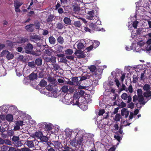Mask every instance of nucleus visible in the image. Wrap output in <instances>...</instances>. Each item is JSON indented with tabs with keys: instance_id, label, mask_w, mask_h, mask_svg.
I'll return each instance as SVG.
<instances>
[{
	"instance_id": "obj_27",
	"label": "nucleus",
	"mask_w": 151,
	"mask_h": 151,
	"mask_svg": "<svg viewBox=\"0 0 151 151\" xmlns=\"http://www.w3.org/2000/svg\"><path fill=\"white\" fill-rule=\"evenodd\" d=\"M42 135V132L40 131L36 132L34 135L35 137H37V139H40Z\"/></svg>"
},
{
	"instance_id": "obj_19",
	"label": "nucleus",
	"mask_w": 151,
	"mask_h": 151,
	"mask_svg": "<svg viewBox=\"0 0 151 151\" xmlns=\"http://www.w3.org/2000/svg\"><path fill=\"white\" fill-rule=\"evenodd\" d=\"M28 39L26 38L20 37L19 38V40L17 41V42L19 43H24Z\"/></svg>"
},
{
	"instance_id": "obj_58",
	"label": "nucleus",
	"mask_w": 151,
	"mask_h": 151,
	"mask_svg": "<svg viewBox=\"0 0 151 151\" xmlns=\"http://www.w3.org/2000/svg\"><path fill=\"white\" fill-rule=\"evenodd\" d=\"M134 106V104L133 102H131L129 103L127 105L128 108H130V109H132Z\"/></svg>"
},
{
	"instance_id": "obj_59",
	"label": "nucleus",
	"mask_w": 151,
	"mask_h": 151,
	"mask_svg": "<svg viewBox=\"0 0 151 151\" xmlns=\"http://www.w3.org/2000/svg\"><path fill=\"white\" fill-rule=\"evenodd\" d=\"M4 143L7 145H12V142L9 139H5L4 140Z\"/></svg>"
},
{
	"instance_id": "obj_10",
	"label": "nucleus",
	"mask_w": 151,
	"mask_h": 151,
	"mask_svg": "<svg viewBox=\"0 0 151 151\" xmlns=\"http://www.w3.org/2000/svg\"><path fill=\"white\" fill-rule=\"evenodd\" d=\"M41 39V37L39 35H35L30 36V40L31 41L35 42L40 40Z\"/></svg>"
},
{
	"instance_id": "obj_7",
	"label": "nucleus",
	"mask_w": 151,
	"mask_h": 151,
	"mask_svg": "<svg viewBox=\"0 0 151 151\" xmlns=\"http://www.w3.org/2000/svg\"><path fill=\"white\" fill-rule=\"evenodd\" d=\"M27 146L30 148L33 147L36 145L38 144V141L35 140H27L25 143Z\"/></svg>"
},
{
	"instance_id": "obj_41",
	"label": "nucleus",
	"mask_w": 151,
	"mask_h": 151,
	"mask_svg": "<svg viewBox=\"0 0 151 151\" xmlns=\"http://www.w3.org/2000/svg\"><path fill=\"white\" fill-rule=\"evenodd\" d=\"M65 52L67 55H71L73 54V51L71 49H69L65 51Z\"/></svg>"
},
{
	"instance_id": "obj_31",
	"label": "nucleus",
	"mask_w": 151,
	"mask_h": 151,
	"mask_svg": "<svg viewBox=\"0 0 151 151\" xmlns=\"http://www.w3.org/2000/svg\"><path fill=\"white\" fill-rule=\"evenodd\" d=\"M54 47L57 51H59V52H61L62 51V50L63 48V47L57 45H55L54 46Z\"/></svg>"
},
{
	"instance_id": "obj_62",
	"label": "nucleus",
	"mask_w": 151,
	"mask_h": 151,
	"mask_svg": "<svg viewBox=\"0 0 151 151\" xmlns=\"http://www.w3.org/2000/svg\"><path fill=\"white\" fill-rule=\"evenodd\" d=\"M80 95H79L78 93V92L75 93L74 94V96L73 97V98H77L79 100L80 98Z\"/></svg>"
},
{
	"instance_id": "obj_14",
	"label": "nucleus",
	"mask_w": 151,
	"mask_h": 151,
	"mask_svg": "<svg viewBox=\"0 0 151 151\" xmlns=\"http://www.w3.org/2000/svg\"><path fill=\"white\" fill-rule=\"evenodd\" d=\"M43 124L45 126V129L47 131L51 130L53 127V125L50 123L44 122Z\"/></svg>"
},
{
	"instance_id": "obj_49",
	"label": "nucleus",
	"mask_w": 151,
	"mask_h": 151,
	"mask_svg": "<svg viewBox=\"0 0 151 151\" xmlns=\"http://www.w3.org/2000/svg\"><path fill=\"white\" fill-rule=\"evenodd\" d=\"M128 97V96L127 94L125 93H123L121 96L122 99L124 100L127 99Z\"/></svg>"
},
{
	"instance_id": "obj_28",
	"label": "nucleus",
	"mask_w": 151,
	"mask_h": 151,
	"mask_svg": "<svg viewBox=\"0 0 151 151\" xmlns=\"http://www.w3.org/2000/svg\"><path fill=\"white\" fill-rule=\"evenodd\" d=\"M49 41L50 44L53 45L55 43L56 40L53 36H50L49 38Z\"/></svg>"
},
{
	"instance_id": "obj_45",
	"label": "nucleus",
	"mask_w": 151,
	"mask_h": 151,
	"mask_svg": "<svg viewBox=\"0 0 151 151\" xmlns=\"http://www.w3.org/2000/svg\"><path fill=\"white\" fill-rule=\"evenodd\" d=\"M50 95L51 96H52L55 98L57 97V96H58L56 91H55L52 92Z\"/></svg>"
},
{
	"instance_id": "obj_11",
	"label": "nucleus",
	"mask_w": 151,
	"mask_h": 151,
	"mask_svg": "<svg viewBox=\"0 0 151 151\" xmlns=\"http://www.w3.org/2000/svg\"><path fill=\"white\" fill-rule=\"evenodd\" d=\"M75 54L78 58H84L85 56L83 52L80 50H78L75 52Z\"/></svg>"
},
{
	"instance_id": "obj_36",
	"label": "nucleus",
	"mask_w": 151,
	"mask_h": 151,
	"mask_svg": "<svg viewBox=\"0 0 151 151\" xmlns=\"http://www.w3.org/2000/svg\"><path fill=\"white\" fill-rule=\"evenodd\" d=\"M61 90L63 92L66 93L68 92L69 89L67 86L65 85L62 87Z\"/></svg>"
},
{
	"instance_id": "obj_34",
	"label": "nucleus",
	"mask_w": 151,
	"mask_h": 151,
	"mask_svg": "<svg viewBox=\"0 0 151 151\" xmlns=\"http://www.w3.org/2000/svg\"><path fill=\"white\" fill-rule=\"evenodd\" d=\"M5 118L6 120L9 122H12L13 119V116L10 114L7 115Z\"/></svg>"
},
{
	"instance_id": "obj_43",
	"label": "nucleus",
	"mask_w": 151,
	"mask_h": 151,
	"mask_svg": "<svg viewBox=\"0 0 151 151\" xmlns=\"http://www.w3.org/2000/svg\"><path fill=\"white\" fill-rule=\"evenodd\" d=\"M57 28L59 29H61L63 28L64 25L63 24L58 23L56 24Z\"/></svg>"
},
{
	"instance_id": "obj_29",
	"label": "nucleus",
	"mask_w": 151,
	"mask_h": 151,
	"mask_svg": "<svg viewBox=\"0 0 151 151\" xmlns=\"http://www.w3.org/2000/svg\"><path fill=\"white\" fill-rule=\"evenodd\" d=\"M35 63L38 66L41 65L42 63V60L41 58H37L35 60Z\"/></svg>"
},
{
	"instance_id": "obj_16",
	"label": "nucleus",
	"mask_w": 151,
	"mask_h": 151,
	"mask_svg": "<svg viewBox=\"0 0 151 151\" xmlns=\"http://www.w3.org/2000/svg\"><path fill=\"white\" fill-rule=\"evenodd\" d=\"M34 25L31 24L29 25H27L25 26V29L29 32H32L34 30V29L32 27Z\"/></svg>"
},
{
	"instance_id": "obj_25",
	"label": "nucleus",
	"mask_w": 151,
	"mask_h": 151,
	"mask_svg": "<svg viewBox=\"0 0 151 151\" xmlns=\"http://www.w3.org/2000/svg\"><path fill=\"white\" fill-rule=\"evenodd\" d=\"M78 106L83 111L86 110L88 108L87 105L84 103H80Z\"/></svg>"
},
{
	"instance_id": "obj_3",
	"label": "nucleus",
	"mask_w": 151,
	"mask_h": 151,
	"mask_svg": "<svg viewBox=\"0 0 151 151\" xmlns=\"http://www.w3.org/2000/svg\"><path fill=\"white\" fill-rule=\"evenodd\" d=\"M122 127L121 126L119 128V130L115 133V134L114 136V138L115 139L114 140V144L115 142H116V140H117L118 142L116 144V146L119 144V142H120L121 140L122 139V134L123 133V130H122ZM116 145H114V151L116 148Z\"/></svg>"
},
{
	"instance_id": "obj_40",
	"label": "nucleus",
	"mask_w": 151,
	"mask_h": 151,
	"mask_svg": "<svg viewBox=\"0 0 151 151\" xmlns=\"http://www.w3.org/2000/svg\"><path fill=\"white\" fill-rule=\"evenodd\" d=\"M31 68H34L35 67V64L34 62H29L27 64Z\"/></svg>"
},
{
	"instance_id": "obj_55",
	"label": "nucleus",
	"mask_w": 151,
	"mask_h": 151,
	"mask_svg": "<svg viewBox=\"0 0 151 151\" xmlns=\"http://www.w3.org/2000/svg\"><path fill=\"white\" fill-rule=\"evenodd\" d=\"M47 80L50 82H54L56 80V79L53 77L50 76L48 78Z\"/></svg>"
},
{
	"instance_id": "obj_4",
	"label": "nucleus",
	"mask_w": 151,
	"mask_h": 151,
	"mask_svg": "<svg viewBox=\"0 0 151 151\" xmlns=\"http://www.w3.org/2000/svg\"><path fill=\"white\" fill-rule=\"evenodd\" d=\"M100 67V70H99V69H98V70L96 71L93 75V77L96 79L99 80L101 78L102 70L104 68H106V65L101 66Z\"/></svg>"
},
{
	"instance_id": "obj_46",
	"label": "nucleus",
	"mask_w": 151,
	"mask_h": 151,
	"mask_svg": "<svg viewBox=\"0 0 151 151\" xmlns=\"http://www.w3.org/2000/svg\"><path fill=\"white\" fill-rule=\"evenodd\" d=\"M99 44L100 42L99 41H95L93 43V45L94 48H96L99 45Z\"/></svg>"
},
{
	"instance_id": "obj_47",
	"label": "nucleus",
	"mask_w": 151,
	"mask_h": 151,
	"mask_svg": "<svg viewBox=\"0 0 151 151\" xmlns=\"http://www.w3.org/2000/svg\"><path fill=\"white\" fill-rule=\"evenodd\" d=\"M24 122L22 121H17L16 122V125H17L19 126H22L24 124Z\"/></svg>"
},
{
	"instance_id": "obj_60",
	"label": "nucleus",
	"mask_w": 151,
	"mask_h": 151,
	"mask_svg": "<svg viewBox=\"0 0 151 151\" xmlns=\"http://www.w3.org/2000/svg\"><path fill=\"white\" fill-rule=\"evenodd\" d=\"M137 95H142V91L141 89H138L137 91Z\"/></svg>"
},
{
	"instance_id": "obj_53",
	"label": "nucleus",
	"mask_w": 151,
	"mask_h": 151,
	"mask_svg": "<svg viewBox=\"0 0 151 151\" xmlns=\"http://www.w3.org/2000/svg\"><path fill=\"white\" fill-rule=\"evenodd\" d=\"M138 22L135 21L132 23V26L134 29H136L138 25Z\"/></svg>"
},
{
	"instance_id": "obj_37",
	"label": "nucleus",
	"mask_w": 151,
	"mask_h": 151,
	"mask_svg": "<svg viewBox=\"0 0 151 151\" xmlns=\"http://www.w3.org/2000/svg\"><path fill=\"white\" fill-rule=\"evenodd\" d=\"M40 85L42 87H45L47 85V82L44 80H42L40 83Z\"/></svg>"
},
{
	"instance_id": "obj_6",
	"label": "nucleus",
	"mask_w": 151,
	"mask_h": 151,
	"mask_svg": "<svg viewBox=\"0 0 151 151\" xmlns=\"http://www.w3.org/2000/svg\"><path fill=\"white\" fill-rule=\"evenodd\" d=\"M106 120V119L103 118L102 119L97 122L98 127L100 129H101L104 128L106 125L108 124Z\"/></svg>"
},
{
	"instance_id": "obj_51",
	"label": "nucleus",
	"mask_w": 151,
	"mask_h": 151,
	"mask_svg": "<svg viewBox=\"0 0 151 151\" xmlns=\"http://www.w3.org/2000/svg\"><path fill=\"white\" fill-rule=\"evenodd\" d=\"M138 101L139 102H141L144 100V98L142 95L138 96Z\"/></svg>"
},
{
	"instance_id": "obj_50",
	"label": "nucleus",
	"mask_w": 151,
	"mask_h": 151,
	"mask_svg": "<svg viewBox=\"0 0 151 151\" xmlns=\"http://www.w3.org/2000/svg\"><path fill=\"white\" fill-rule=\"evenodd\" d=\"M94 22V24L92 22L89 24V26L90 28L92 30H93L95 28V24L96 22Z\"/></svg>"
},
{
	"instance_id": "obj_52",
	"label": "nucleus",
	"mask_w": 151,
	"mask_h": 151,
	"mask_svg": "<svg viewBox=\"0 0 151 151\" xmlns=\"http://www.w3.org/2000/svg\"><path fill=\"white\" fill-rule=\"evenodd\" d=\"M120 119V115L118 114H117L115 117L114 119L116 121H119Z\"/></svg>"
},
{
	"instance_id": "obj_1",
	"label": "nucleus",
	"mask_w": 151,
	"mask_h": 151,
	"mask_svg": "<svg viewBox=\"0 0 151 151\" xmlns=\"http://www.w3.org/2000/svg\"><path fill=\"white\" fill-rule=\"evenodd\" d=\"M78 133L77 134L75 138L72 140H70V145L72 146H76V145H81V143H86L87 142V140L85 141L86 138V137H78L77 135Z\"/></svg>"
},
{
	"instance_id": "obj_8",
	"label": "nucleus",
	"mask_w": 151,
	"mask_h": 151,
	"mask_svg": "<svg viewBox=\"0 0 151 151\" xmlns=\"http://www.w3.org/2000/svg\"><path fill=\"white\" fill-rule=\"evenodd\" d=\"M33 47L31 43H28L24 47L25 52L27 54L31 53L32 51Z\"/></svg>"
},
{
	"instance_id": "obj_24",
	"label": "nucleus",
	"mask_w": 151,
	"mask_h": 151,
	"mask_svg": "<svg viewBox=\"0 0 151 151\" xmlns=\"http://www.w3.org/2000/svg\"><path fill=\"white\" fill-rule=\"evenodd\" d=\"M63 21L64 23L67 25H69L71 24V20L68 17H65Z\"/></svg>"
},
{
	"instance_id": "obj_18",
	"label": "nucleus",
	"mask_w": 151,
	"mask_h": 151,
	"mask_svg": "<svg viewBox=\"0 0 151 151\" xmlns=\"http://www.w3.org/2000/svg\"><path fill=\"white\" fill-rule=\"evenodd\" d=\"M80 145H76V146H74L75 148L72 149L73 151H83V149L82 147V146H80Z\"/></svg>"
},
{
	"instance_id": "obj_64",
	"label": "nucleus",
	"mask_w": 151,
	"mask_h": 151,
	"mask_svg": "<svg viewBox=\"0 0 151 151\" xmlns=\"http://www.w3.org/2000/svg\"><path fill=\"white\" fill-rule=\"evenodd\" d=\"M30 150L27 147H24L21 148L20 151H30Z\"/></svg>"
},
{
	"instance_id": "obj_9",
	"label": "nucleus",
	"mask_w": 151,
	"mask_h": 151,
	"mask_svg": "<svg viewBox=\"0 0 151 151\" xmlns=\"http://www.w3.org/2000/svg\"><path fill=\"white\" fill-rule=\"evenodd\" d=\"M65 135L66 136V138H67L68 139L70 138L71 135L72 134L74 133H75V132L73 131L72 130L69 128H67L65 129Z\"/></svg>"
},
{
	"instance_id": "obj_12",
	"label": "nucleus",
	"mask_w": 151,
	"mask_h": 151,
	"mask_svg": "<svg viewBox=\"0 0 151 151\" xmlns=\"http://www.w3.org/2000/svg\"><path fill=\"white\" fill-rule=\"evenodd\" d=\"M56 58L54 56H52L50 58L46 57V60L47 62H50L52 63V64L56 63Z\"/></svg>"
},
{
	"instance_id": "obj_30",
	"label": "nucleus",
	"mask_w": 151,
	"mask_h": 151,
	"mask_svg": "<svg viewBox=\"0 0 151 151\" xmlns=\"http://www.w3.org/2000/svg\"><path fill=\"white\" fill-rule=\"evenodd\" d=\"M6 57L8 60L12 59L14 57V55L12 53L9 52L7 54Z\"/></svg>"
},
{
	"instance_id": "obj_63",
	"label": "nucleus",
	"mask_w": 151,
	"mask_h": 151,
	"mask_svg": "<svg viewBox=\"0 0 151 151\" xmlns=\"http://www.w3.org/2000/svg\"><path fill=\"white\" fill-rule=\"evenodd\" d=\"M128 90L130 93H132L133 92V88L131 84H130L128 88Z\"/></svg>"
},
{
	"instance_id": "obj_61",
	"label": "nucleus",
	"mask_w": 151,
	"mask_h": 151,
	"mask_svg": "<svg viewBox=\"0 0 151 151\" xmlns=\"http://www.w3.org/2000/svg\"><path fill=\"white\" fill-rule=\"evenodd\" d=\"M54 146L56 148H58L60 147V146L61 145V143L58 142V141H56L54 143Z\"/></svg>"
},
{
	"instance_id": "obj_39",
	"label": "nucleus",
	"mask_w": 151,
	"mask_h": 151,
	"mask_svg": "<svg viewBox=\"0 0 151 151\" xmlns=\"http://www.w3.org/2000/svg\"><path fill=\"white\" fill-rule=\"evenodd\" d=\"M54 16L52 15H51L48 16V18L47 19V21L48 22L50 23L54 19Z\"/></svg>"
},
{
	"instance_id": "obj_20",
	"label": "nucleus",
	"mask_w": 151,
	"mask_h": 151,
	"mask_svg": "<svg viewBox=\"0 0 151 151\" xmlns=\"http://www.w3.org/2000/svg\"><path fill=\"white\" fill-rule=\"evenodd\" d=\"M37 73H32L29 75V78L31 80H34L37 79Z\"/></svg>"
},
{
	"instance_id": "obj_42",
	"label": "nucleus",
	"mask_w": 151,
	"mask_h": 151,
	"mask_svg": "<svg viewBox=\"0 0 151 151\" xmlns=\"http://www.w3.org/2000/svg\"><path fill=\"white\" fill-rule=\"evenodd\" d=\"M144 90L148 91L150 89V85L148 84H145L143 87Z\"/></svg>"
},
{
	"instance_id": "obj_57",
	"label": "nucleus",
	"mask_w": 151,
	"mask_h": 151,
	"mask_svg": "<svg viewBox=\"0 0 151 151\" xmlns=\"http://www.w3.org/2000/svg\"><path fill=\"white\" fill-rule=\"evenodd\" d=\"M19 137L17 136H14L12 138V140L14 142H17L19 141Z\"/></svg>"
},
{
	"instance_id": "obj_26",
	"label": "nucleus",
	"mask_w": 151,
	"mask_h": 151,
	"mask_svg": "<svg viewBox=\"0 0 151 151\" xmlns=\"http://www.w3.org/2000/svg\"><path fill=\"white\" fill-rule=\"evenodd\" d=\"M71 79L73 82V84L74 83H76L77 84L80 83V81L79 80V78L76 77H73Z\"/></svg>"
},
{
	"instance_id": "obj_5",
	"label": "nucleus",
	"mask_w": 151,
	"mask_h": 151,
	"mask_svg": "<svg viewBox=\"0 0 151 151\" xmlns=\"http://www.w3.org/2000/svg\"><path fill=\"white\" fill-rule=\"evenodd\" d=\"M86 18L88 19L93 20L94 22H96L98 19V18L97 16L95 14L93 10L88 12L87 15L86 16Z\"/></svg>"
},
{
	"instance_id": "obj_22",
	"label": "nucleus",
	"mask_w": 151,
	"mask_h": 151,
	"mask_svg": "<svg viewBox=\"0 0 151 151\" xmlns=\"http://www.w3.org/2000/svg\"><path fill=\"white\" fill-rule=\"evenodd\" d=\"M53 50L51 49H47L45 51V54L48 56L51 55L52 53Z\"/></svg>"
},
{
	"instance_id": "obj_15",
	"label": "nucleus",
	"mask_w": 151,
	"mask_h": 151,
	"mask_svg": "<svg viewBox=\"0 0 151 151\" xmlns=\"http://www.w3.org/2000/svg\"><path fill=\"white\" fill-rule=\"evenodd\" d=\"M121 113L122 116L125 115V117L127 118L129 114V111H127V109L123 108L121 110Z\"/></svg>"
},
{
	"instance_id": "obj_2",
	"label": "nucleus",
	"mask_w": 151,
	"mask_h": 151,
	"mask_svg": "<svg viewBox=\"0 0 151 151\" xmlns=\"http://www.w3.org/2000/svg\"><path fill=\"white\" fill-rule=\"evenodd\" d=\"M113 76H110L108 78L107 82H104L103 83V86L107 91L113 93Z\"/></svg>"
},
{
	"instance_id": "obj_56",
	"label": "nucleus",
	"mask_w": 151,
	"mask_h": 151,
	"mask_svg": "<svg viewBox=\"0 0 151 151\" xmlns=\"http://www.w3.org/2000/svg\"><path fill=\"white\" fill-rule=\"evenodd\" d=\"M89 68L90 69V71L91 72H94L96 69V67L94 65H91L90 67H89Z\"/></svg>"
},
{
	"instance_id": "obj_23",
	"label": "nucleus",
	"mask_w": 151,
	"mask_h": 151,
	"mask_svg": "<svg viewBox=\"0 0 151 151\" xmlns=\"http://www.w3.org/2000/svg\"><path fill=\"white\" fill-rule=\"evenodd\" d=\"M23 3L18 1H15L14 2V7H19Z\"/></svg>"
},
{
	"instance_id": "obj_13",
	"label": "nucleus",
	"mask_w": 151,
	"mask_h": 151,
	"mask_svg": "<svg viewBox=\"0 0 151 151\" xmlns=\"http://www.w3.org/2000/svg\"><path fill=\"white\" fill-rule=\"evenodd\" d=\"M62 102L65 104L69 105L71 103V100L69 99L68 96L65 95L62 99Z\"/></svg>"
},
{
	"instance_id": "obj_48",
	"label": "nucleus",
	"mask_w": 151,
	"mask_h": 151,
	"mask_svg": "<svg viewBox=\"0 0 151 151\" xmlns=\"http://www.w3.org/2000/svg\"><path fill=\"white\" fill-rule=\"evenodd\" d=\"M40 139L42 141L45 142H47L48 140V138L46 136H43V135L41 137Z\"/></svg>"
},
{
	"instance_id": "obj_17",
	"label": "nucleus",
	"mask_w": 151,
	"mask_h": 151,
	"mask_svg": "<svg viewBox=\"0 0 151 151\" xmlns=\"http://www.w3.org/2000/svg\"><path fill=\"white\" fill-rule=\"evenodd\" d=\"M73 100H71V103L72 105H77L79 106L80 103L79 102V100L77 98H73Z\"/></svg>"
},
{
	"instance_id": "obj_32",
	"label": "nucleus",
	"mask_w": 151,
	"mask_h": 151,
	"mask_svg": "<svg viewBox=\"0 0 151 151\" xmlns=\"http://www.w3.org/2000/svg\"><path fill=\"white\" fill-rule=\"evenodd\" d=\"M57 42L60 44H63L64 42V39L61 36H59L57 39Z\"/></svg>"
},
{
	"instance_id": "obj_38",
	"label": "nucleus",
	"mask_w": 151,
	"mask_h": 151,
	"mask_svg": "<svg viewBox=\"0 0 151 151\" xmlns=\"http://www.w3.org/2000/svg\"><path fill=\"white\" fill-rule=\"evenodd\" d=\"M144 93V96L145 97H148L151 96V92L150 91H147Z\"/></svg>"
},
{
	"instance_id": "obj_35",
	"label": "nucleus",
	"mask_w": 151,
	"mask_h": 151,
	"mask_svg": "<svg viewBox=\"0 0 151 151\" xmlns=\"http://www.w3.org/2000/svg\"><path fill=\"white\" fill-rule=\"evenodd\" d=\"M73 24L76 27H80L82 24L80 21H75Z\"/></svg>"
},
{
	"instance_id": "obj_33",
	"label": "nucleus",
	"mask_w": 151,
	"mask_h": 151,
	"mask_svg": "<svg viewBox=\"0 0 151 151\" xmlns=\"http://www.w3.org/2000/svg\"><path fill=\"white\" fill-rule=\"evenodd\" d=\"M52 65L53 66V69L55 70H58L60 68V66L59 65L57 64L56 63L52 64Z\"/></svg>"
},
{
	"instance_id": "obj_21",
	"label": "nucleus",
	"mask_w": 151,
	"mask_h": 151,
	"mask_svg": "<svg viewBox=\"0 0 151 151\" xmlns=\"http://www.w3.org/2000/svg\"><path fill=\"white\" fill-rule=\"evenodd\" d=\"M104 114V115H103V116L104 117L103 118L106 119L108 116L107 113H105L104 110V109L100 110L99 113V115L100 116L103 115Z\"/></svg>"
},
{
	"instance_id": "obj_54",
	"label": "nucleus",
	"mask_w": 151,
	"mask_h": 151,
	"mask_svg": "<svg viewBox=\"0 0 151 151\" xmlns=\"http://www.w3.org/2000/svg\"><path fill=\"white\" fill-rule=\"evenodd\" d=\"M122 71L119 69H116V72L115 73V76H117L120 73H122Z\"/></svg>"
},
{
	"instance_id": "obj_44",
	"label": "nucleus",
	"mask_w": 151,
	"mask_h": 151,
	"mask_svg": "<svg viewBox=\"0 0 151 151\" xmlns=\"http://www.w3.org/2000/svg\"><path fill=\"white\" fill-rule=\"evenodd\" d=\"M77 47L78 49H82L84 47V45L83 43L81 42H79L77 45Z\"/></svg>"
}]
</instances>
